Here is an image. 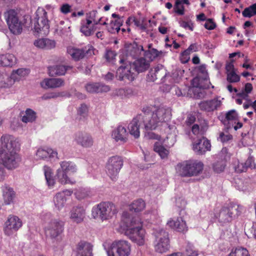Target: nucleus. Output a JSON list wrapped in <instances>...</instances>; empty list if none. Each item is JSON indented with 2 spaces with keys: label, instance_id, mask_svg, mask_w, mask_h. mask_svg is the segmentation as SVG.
Returning a JSON list of instances; mask_svg holds the SVG:
<instances>
[{
  "label": "nucleus",
  "instance_id": "nucleus-1",
  "mask_svg": "<svg viewBox=\"0 0 256 256\" xmlns=\"http://www.w3.org/2000/svg\"><path fill=\"white\" fill-rule=\"evenodd\" d=\"M0 140V162L9 170L17 168L21 161L18 154L20 148L18 142L10 135L2 136Z\"/></svg>",
  "mask_w": 256,
  "mask_h": 256
},
{
  "label": "nucleus",
  "instance_id": "nucleus-2",
  "mask_svg": "<svg viewBox=\"0 0 256 256\" xmlns=\"http://www.w3.org/2000/svg\"><path fill=\"white\" fill-rule=\"evenodd\" d=\"M118 230L138 245L144 244L146 232L143 228V222L139 216H134L130 220H128L122 222Z\"/></svg>",
  "mask_w": 256,
  "mask_h": 256
},
{
  "label": "nucleus",
  "instance_id": "nucleus-3",
  "mask_svg": "<svg viewBox=\"0 0 256 256\" xmlns=\"http://www.w3.org/2000/svg\"><path fill=\"white\" fill-rule=\"evenodd\" d=\"M142 112L145 120L146 130H155L162 123L170 120L171 114L170 110L163 107L156 108L150 106L144 107Z\"/></svg>",
  "mask_w": 256,
  "mask_h": 256
},
{
  "label": "nucleus",
  "instance_id": "nucleus-4",
  "mask_svg": "<svg viewBox=\"0 0 256 256\" xmlns=\"http://www.w3.org/2000/svg\"><path fill=\"white\" fill-rule=\"evenodd\" d=\"M42 220L46 224L44 226L46 236L52 240H60V235L64 230V222L52 218V216L50 213L43 214Z\"/></svg>",
  "mask_w": 256,
  "mask_h": 256
},
{
  "label": "nucleus",
  "instance_id": "nucleus-5",
  "mask_svg": "<svg viewBox=\"0 0 256 256\" xmlns=\"http://www.w3.org/2000/svg\"><path fill=\"white\" fill-rule=\"evenodd\" d=\"M204 164L198 160H185L177 164L176 172L181 177L188 178L197 176L204 169Z\"/></svg>",
  "mask_w": 256,
  "mask_h": 256
},
{
  "label": "nucleus",
  "instance_id": "nucleus-6",
  "mask_svg": "<svg viewBox=\"0 0 256 256\" xmlns=\"http://www.w3.org/2000/svg\"><path fill=\"white\" fill-rule=\"evenodd\" d=\"M242 209L240 205L230 202L222 206L215 216L220 223H228L240 215Z\"/></svg>",
  "mask_w": 256,
  "mask_h": 256
},
{
  "label": "nucleus",
  "instance_id": "nucleus-7",
  "mask_svg": "<svg viewBox=\"0 0 256 256\" xmlns=\"http://www.w3.org/2000/svg\"><path fill=\"white\" fill-rule=\"evenodd\" d=\"M46 10L39 7L36 12L34 29L38 34L46 36L49 32L50 25Z\"/></svg>",
  "mask_w": 256,
  "mask_h": 256
},
{
  "label": "nucleus",
  "instance_id": "nucleus-8",
  "mask_svg": "<svg viewBox=\"0 0 256 256\" xmlns=\"http://www.w3.org/2000/svg\"><path fill=\"white\" fill-rule=\"evenodd\" d=\"M154 246L157 252L162 254L168 251L170 247L168 232L162 229L156 232Z\"/></svg>",
  "mask_w": 256,
  "mask_h": 256
},
{
  "label": "nucleus",
  "instance_id": "nucleus-9",
  "mask_svg": "<svg viewBox=\"0 0 256 256\" xmlns=\"http://www.w3.org/2000/svg\"><path fill=\"white\" fill-rule=\"evenodd\" d=\"M112 204L110 202H102L94 206L92 210V216L96 220L102 221L107 220L110 218L112 211Z\"/></svg>",
  "mask_w": 256,
  "mask_h": 256
},
{
  "label": "nucleus",
  "instance_id": "nucleus-10",
  "mask_svg": "<svg viewBox=\"0 0 256 256\" xmlns=\"http://www.w3.org/2000/svg\"><path fill=\"white\" fill-rule=\"evenodd\" d=\"M28 73V70L20 68L14 71L10 77L6 74H0V87H10L14 84L15 81L19 80L22 78L27 76Z\"/></svg>",
  "mask_w": 256,
  "mask_h": 256
},
{
  "label": "nucleus",
  "instance_id": "nucleus-11",
  "mask_svg": "<svg viewBox=\"0 0 256 256\" xmlns=\"http://www.w3.org/2000/svg\"><path fill=\"white\" fill-rule=\"evenodd\" d=\"M4 16L10 32L14 34H20L22 31V24L16 12L14 10H10L5 12Z\"/></svg>",
  "mask_w": 256,
  "mask_h": 256
},
{
  "label": "nucleus",
  "instance_id": "nucleus-12",
  "mask_svg": "<svg viewBox=\"0 0 256 256\" xmlns=\"http://www.w3.org/2000/svg\"><path fill=\"white\" fill-rule=\"evenodd\" d=\"M22 226V220L17 216L10 215L4 223V231L7 236L14 234Z\"/></svg>",
  "mask_w": 256,
  "mask_h": 256
},
{
  "label": "nucleus",
  "instance_id": "nucleus-13",
  "mask_svg": "<svg viewBox=\"0 0 256 256\" xmlns=\"http://www.w3.org/2000/svg\"><path fill=\"white\" fill-rule=\"evenodd\" d=\"M137 76L136 72L133 69L130 62L125 66H120L116 72V77L120 80H128L132 82Z\"/></svg>",
  "mask_w": 256,
  "mask_h": 256
},
{
  "label": "nucleus",
  "instance_id": "nucleus-14",
  "mask_svg": "<svg viewBox=\"0 0 256 256\" xmlns=\"http://www.w3.org/2000/svg\"><path fill=\"white\" fill-rule=\"evenodd\" d=\"M146 118H144V114H140L134 118L128 126V129L132 135H133L136 138L140 136V129L142 125H144L146 129L145 120Z\"/></svg>",
  "mask_w": 256,
  "mask_h": 256
},
{
  "label": "nucleus",
  "instance_id": "nucleus-15",
  "mask_svg": "<svg viewBox=\"0 0 256 256\" xmlns=\"http://www.w3.org/2000/svg\"><path fill=\"white\" fill-rule=\"evenodd\" d=\"M96 14V11H92L90 13V18L86 20V24L82 25L80 32L86 36H89L93 34L96 30V25L98 24V22L93 18Z\"/></svg>",
  "mask_w": 256,
  "mask_h": 256
},
{
  "label": "nucleus",
  "instance_id": "nucleus-16",
  "mask_svg": "<svg viewBox=\"0 0 256 256\" xmlns=\"http://www.w3.org/2000/svg\"><path fill=\"white\" fill-rule=\"evenodd\" d=\"M116 248V254L113 256H128L130 252V244L126 240H118L113 242V248Z\"/></svg>",
  "mask_w": 256,
  "mask_h": 256
},
{
  "label": "nucleus",
  "instance_id": "nucleus-17",
  "mask_svg": "<svg viewBox=\"0 0 256 256\" xmlns=\"http://www.w3.org/2000/svg\"><path fill=\"white\" fill-rule=\"evenodd\" d=\"M86 216L84 208L80 205L73 206L70 212V218L74 222L80 224L84 221Z\"/></svg>",
  "mask_w": 256,
  "mask_h": 256
},
{
  "label": "nucleus",
  "instance_id": "nucleus-18",
  "mask_svg": "<svg viewBox=\"0 0 256 256\" xmlns=\"http://www.w3.org/2000/svg\"><path fill=\"white\" fill-rule=\"evenodd\" d=\"M72 194V191L70 190H66L58 192L54 198V202L56 208L58 210H62L66 202Z\"/></svg>",
  "mask_w": 256,
  "mask_h": 256
},
{
  "label": "nucleus",
  "instance_id": "nucleus-19",
  "mask_svg": "<svg viewBox=\"0 0 256 256\" xmlns=\"http://www.w3.org/2000/svg\"><path fill=\"white\" fill-rule=\"evenodd\" d=\"M222 104V102L218 98L203 100L199 103L198 106L201 110L212 112L217 110Z\"/></svg>",
  "mask_w": 256,
  "mask_h": 256
},
{
  "label": "nucleus",
  "instance_id": "nucleus-20",
  "mask_svg": "<svg viewBox=\"0 0 256 256\" xmlns=\"http://www.w3.org/2000/svg\"><path fill=\"white\" fill-rule=\"evenodd\" d=\"M211 144L206 138L202 137L193 144V150L198 154H202L210 150Z\"/></svg>",
  "mask_w": 256,
  "mask_h": 256
},
{
  "label": "nucleus",
  "instance_id": "nucleus-21",
  "mask_svg": "<svg viewBox=\"0 0 256 256\" xmlns=\"http://www.w3.org/2000/svg\"><path fill=\"white\" fill-rule=\"evenodd\" d=\"M74 140L78 144L84 148H90L93 145L94 143L90 136L86 133L82 132L76 134Z\"/></svg>",
  "mask_w": 256,
  "mask_h": 256
},
{
  "label": "nucleus",
  "instance_id": "nucleus-22",
  "mask_svg": "<svg viewBox=\"0 0 256 256\" xmlns=\"http://www.w3.org/2000/svg\"><path fill=\"white\" fill-rule=\"evenodd\" d=\"M166 72L162 66L151 68L147 76V80L150 82H154L158 79L162 80L166 76Z\"/></svg>",
  "mask_w": 256,
  "mask_h": 256
},
{
  "label": "nucleus",
  "instance_id": "nucleus-23",
  "mask_svg": "<svg viewBox=\"0 0 256 256\" xmlns=\"http://www.w3.org/2000/svg\"><path fill=\"white\" fill-rule=\"evenodd\" d=\"M167 224L171 228L182 233L186 232L188 230L186 222L182 217H179L176 220L170 219L167 222Z\"/></svg>",
  "mask_w": 256,
  "mask_h": 256
},
{
  "label": "nucleus",
  "instance_id": "nucleus-24",
  "mask_svg": "<svg viewBox=\"0 0 256 256\" xmlns=\"http://www.w3.org/2000/svg\"><path fill=\"white\" fill-rule=\"evenodd\" d=\"M64 85V81L61 78H47L40 82L41 86L44 89L55 88Z\"/></svg>",
  "mask_w": 256,
  "mask_h": 256
},
{
  "label": "nucleus",
  "instance_id": "nucleus-25",
  "mask_svg": "<svg viewBox=\"0 0 256 256\" xmlns=\"http://www.w3.org/2000/svg\"><path fill=\"white\" fill-rule=\"evenodd\" d=\"M86 90L90 93H98L106 92L110 90L108 86L100 82H90L85 86Z\"/></svg>",
  "mask_w": 256,
  "mask_h": 256
},
{
  "label": "nucleus",
  "instance_id": "nucleus-26",
  "mask_svg": "<svg viewBox=\"0 0 256 256\" xmlns=\"http://www.w3.org/2000/svg\"><path fill=\"white\" fill-rule=\"evenodd\" d=\"M4 202L6 205L13 203L16 196V194L13 188L6 184L2 186Z\"/></svg>",
  "mask_w": 256,
  "mask_h": 256
},
{
  "label": "nucleus",
  "instance_id": "nucleus-27",
  "mask_svg": "<svg viewBox=\"0 0 256 256\" xmlns=\"http://www.w3.org/2000/svg\"><path fill=\"white\" fill-rule=\"evenodd\" d=\"M36 156L38 158L42 160H44L48 158H58V152L51 148H40L36 151Z\"/></svg>",
  "mask_w": 256,
  "mask_h": 256
},
{
  "label": "nucleus",
  "instance_id": "nucleus-28",
  "mask_svg": "<svg viewBox=\"0 0 256 256\" xmlns=\"http://www.w3.org/2000/svg\"><path fill=\"white\" fill-rule=\"evenodd\" d=\"M130 63L138 74L146 70L150 66L149 61H146V58H138L134 62Z\"/></svg>",
  "mask_w": 256,
  "mask_h": 256
},
{
  "label": "nucleus",
  "instance_id": "nucleus-29",
  "mask_svg": "<svg viewBox=\"0 0 256 256\" xmlns=\"http://www.w3.org/2000/svg\"><path fill=\"white\" fill-rule=\"evenodd\" d=\"M92 246L90 244L85 242H80L77 246L76 256H92Z\"/></svg>",
  "mask_w": 256,
  "mask_h": 256
},
{
  "label": "nucleus",
  "instance_id": "nucleus-30",
  "mask_svg": "<svg viewBox=\"0 0 256 256\" xmlns=\"http://www.w3.org/2000/svg\"><path fill=\"white\" fill-rule=\"evenodd\" d=\"M34 44L38 48L44 50H50L56 46V42L47 38H38L34 42Z\"/></svg>",
  "mask_w": 256,
  "mask_h": 256
},
{
  "label": "nucleus",
  "instance_id": "nucleus-31",
  "mask_svg": "<svg viewBox=\"0 0 256 256\" xmlns=\"http://www.w3.org/2000/svg\"><path fill=\"white\" fill-rule=\"evenodd\" d=\"M16 60L12 54H0V66H12L16 64Z\"/></svg>",
  "mask_w": 256,
  "mask_h": 256
},
{
  "label": "nucleus",
  "instance_id": "nucleus-32",
  "mask_svg": "<svg viewBox=\"0 0 256 256\" xmlns=\"http://www.w3.org/2000/svg\"><path fill=\"white\" fill-rule=\"evenodd\" d=\"M68 174L64 172L59 168L57 170L56 176L59 182L62 184H74L75 180L70 178Z\"/></svg>",
  "mask_w": 256,
  "mask_h": 256
},
{
  "label": "nucleus",
  "instance_id": "nucleus-33",
  "mask_svg": "<svg viewBox=\"0 0 256 256\" xmlns=\"http://www.w3.org/2000/svg\"><path fill=\"white\" fill-rule=\"evenodd\" d=\"M70 66L56 65L48 68L49 74L51 76L64 75L67 70L71 68Z\"/></svg>",
  "mask_w": 256,
  "mask_h": 256
},
{
  "label": "nucleus",
  "instance_id": "nucleus-34",
  "mask_svg": "<svg viewBox=\"0 0 256 256\" xmlns=\"http://www.w3.org/2000/svg\"><path fill=\"white\" fill-rule=\"evenodd\" d=\"M60 166L59 168L68 174L69 176L76 172L77 170L76 165L70 161H63L60 162Z\"/></svg>",
  "mask_w": 256,
  "mask_h": 256
},
{
  "label": "nucleus",
  "instance_id": "nucleus-35",
  "mask_svg": "<svg viewBox=\"0 0 256 256\" xmlns=\"http://www.w3.org/2000/svg\"><path fill=\"white\" fill-rule=\"evenodd\" d=\"M67 52L76 60L82 58L86 54L85 51L82 49L76 48L72 46L68 48Z\"/></svg>",
  "mask_w": 256,
  "mask_h": 256
},
{
  "label": "nucleus",
  "instance_id": "nucleus-36",
  "mask_svg": "<svg viewBox=\"0 0 256 256\" xmlns=\"http://www.w3.org/2000/svg\"><path fill=\"white\" fill-rule=\"evenodd\" d=\"M43 171L48 186L50 188H52L56 182L53 176L52 169L48 166H44L43 167Z\"/></svg>",
  "mask_w": 256,
  "mask_h": 256
},
{
  "label": "nucleus",
  "instance_id": "nucleus-37",
  "mask_svg": "<svg viewBox=\"0 0 256 256\" xmlns=\"http://www.w3.org/2000/svg\"><path fill=\"white\" fill-rule=\"evenodd\" d=\"M144 51L143 46H132L129 48L126 52V59L129 60L131 57L132 58H136L138 57L140 54L141 52Z\"/></svg>",
  "mask_w": 256,
  "mask_h": 256
},
{
  "label": "nucleus",
  "instance_id": "nucleus-38",
  "mask_svg": "<svg viewBox=\"0 0 256 256\" xmlns=\"http://www.w3.org/2000/svg\"><path fill=\"white\" fill-rule=\"evenodd\" d=\"M146 206V204L142 199H138L134 201L130 205L129 208L130 211L134 212H139L142 210Z\"/></svg>",
  "mask_w": 256,
  "mask_h": 256
},
{
  "label": "nucleus",
  "instance_id": "nucleus-39",
  "mask_svg": "<svg viewBox=\"0 0 256 256\" xmlns=\"http://www.w3.org/2000/svg\"><path fill=\"white\" fill-rule=\"evenodd\" d=\"M154 150L158 153L162 158L168 157L169 151L158 142H156L154 146Z\"/></svg>",
  "mask_w": 256,
  "mask_h": 256
},
{
  "label": "nucleus",
  "instance_id": "nucleus-40",
  "mask_svg": "<svg viewBox=\"0 0 256 256\" xmlns=\"http://www.w3.org/2000/svg\"><path fill=\"white\" fill-rule=\"evenodd\" d=\"M127 132L126 129L122 126H118L115 132L114 139L116 141H122L125 142L126 139V136Z\"/></svg>",
  "mask_w": 256,
  "mask_h": 256
},
{
  "label": "nucleus",
  "instance_id": "nucleus-41",
  "mask_svg": "<svg viewBox=\"0 0 256 256\" xmlns=\"http://www.w3.org/2000/svg\"><path fill=\"white\" fill-rule=\"evenodd\" d=\"M36 113L33 110L28 108L22 117V121L25 123L32 122L36 120Z\"/></svg>",
  "mask_w": 256,
  "mask_h": 256
},
{
  "label": "nucleus",
  "instance_id": "nucleus-42",
  "mask_svg": "<svg viewBox=\"0 0 256 256\" xmlns=\"http://www.w3.org/2000/svg\"><path fill=\"white\" fill-rule=\"evenodd\" d=\"M226 166V160L220 158L213 164V168L214 172L220 173L222 172Z\"/></svg>",
  "mask_w": 256,
  "mask_h": 256
},
{
  "label": "nucleus",
  "instance_id": "nucleus-43",
  "mask_svg": "<svg viewBox=\"0 0 256 256\" xmlns=\"http://www.w3.org/2000/svg\"><path fill=\"white\" fill-rule=\"evenodd\" d=\"M123 166V160L118 156H113V176L118 173Z\"/></svg>",
  "mask_w": 256,
  "mask_h": 256
},
{
  "label": "nucleus",
  "instance_id": "nucleus-44",
  "mask_svg": "<svg viewBox=\"0 0 256 256\" xmlns=\"http://www.w3.org/2000/svg\"><path fill=\"white\" fill-rule=\"evenodd\" d=\"M245 18H251L256 14V3L246 8L242 12Z\"/></svg>",
  "mask_w": 256,
  "mask_h": 256
},
{
  "label": "nucleus",
  "instance_id": "nucleus-45",
  "mask_svg": "<svg viewBox=\"0 0 256 256\" xmlns=\"http://www.w3.org/2000/svg\"><path fill=\"white\" fill-rule=\"evenodd\" d=\"M158 52L154 48L145 51L144 53V58L148 59L147 61H149V62L158 56Z\"/></svg>",
  "mask_w": 256,
  "mask_h": 256
},
{
  "label": "nucleus",
  "instance_id": "nucleus-46",
  "mask_svg": "<svg viewBox=\"0 0 256 256\" xmlns=\"http://www.w3.org/2000/svg\"><path fill=\"white\" fill-rule=\"evenodd\" d=\"M230 256H250L248 251L244 248H237L234 251H232Z\"/></svg>",
  "mask_w": 256,
  "mask_h": 256
},
{
  "label": "nucleus",
  "instance_id": "nucleus-47",
  "mask_svg": "<svg viewBox=\"0 0 256 256\" xmlns=\"http://www.w3.org/2000/svg\"><path fill=\"white\" fill-rule=\"evenodd\" d=\"M234 169L236 173H242L246 171V166L243 162H240L238 160H235L234 163Z\"/></svg>",
  "mask_w": 256,
  "mask_h": 256
},
{
  "label": "nucleus",
  "instance_id": "nucleus-48",
  "mask_svg": "<svg viewBox=\"0 0 256 256\" xmlns=\"http://www.w3.org/2000/svg\"><path fill=\"white\" fill-rule=\"evenodd\" d=\"M88 108L85 104H82L78 109V115L80 120L84 119L88 116Z\"/></svg>",
  "mask_w": 256,
  "mask_h": 256
},
{
  "label": "nucleus",
  "instance_id": "nucleus-49",
  "mask_svg": "<svg viewBox=\"0 0 256 256\" xmlns=\"http://www.w3.org/2000/svg\"><path fill=\"white\" fill-rule=\"evenodd\" d=\"M90 192L86 188H80L75 192L76 198L78 200L85 198L90 196Z\"/></svg>",
  "mask_w": 256,
  "mask_h": 256
},
{
  "label": "nucleus",
  "instance_id": "nucleus-50",
  "mask_svg": "<svg viewBox=\"0 0 256 256\" xmlns=\"http://www.w3.org/2000/svg\"><path fill=\"white\" fill-rule=\"evenodd\" d=\"M237 119L238 114L234 110H230L226 114L225 120L227 121L228 122L230 121H234V123H236Z\"/></svg>",
  "mask_w": 256,
  "mask_h": 256
},
{
  "label": "nucleus",
  "instance_id": "nucleus-51",
  "mask_svg": "<svg viewBox=\"0 0 256 256\" xmlns=\"http://www.w3.org/2000/svg\"><path fill=\"white\" fill-rule=\"evenodd\" d=\"M226 80L230 83L237 82L240 80V76L236 74V72H232L226 74Z\"/></svg>",
  "mask_w": 256,
  "mask_h": 256
},
{
  "label": "nucleus",
  "instance_id": "nucleus-52",
  "mask_svg": "<svg viewBox=\"0 0 256 256\" xmlns=\"http://www.w3.org/2000/svg\"><path fill=\"white\" fill-rule=\"evenodd\" d=\"M64 23V21H60V26H58V28L56 29V32L58 34H60L62 36L66 35L68 36L70 33V27L69 26L67 27L63 28L62 26Z\"/></svg>",
  "mask_w": 256,
  "mask_h": 256
},
{
  "label": "nucleus",
  "instance_id": "nucleus-53",
  "mask_svg": "<svg viewBox=\"0 0 256 256\" xmlns=\"http://www.w3.org/2000/svg\"><path fill=\"white\" fill-rule=\"evenodd\" d=\"M174 12L179 15L182 16L184 14V7L182 4V2L178 0L176 2L174 6Z\"/></svg>",
  "mask_w": 256,
  "mask_h": 256
},
{
  "label": "nucleus",
  "instance_id": "nucleus-54",
  "mask_svg": "<svg viewBox=\"0 0 256 256\" xmlns=\"http://www.w3.org/2000/svg\"><path fill=\"white\" fill-rule=\"evenodd\" d=\"M116 18L117 19L115 20L114 26H116L115 30H116V32H118L119 30H120V26H122L124 20L122 17L120 18L118 14H113V18Z\"/></svg>",
  "mask_w": 256,
  "mask_h": 256
},
{
  "label": "nucleus",
  "instance_id": "nucleus-55",
  "mask_svg": "<svg viewBox=\"0 0 256 256\" xmlns=\"http://www.w3.org/2000/svg\"><path fill=\"white\" fill-rule=\"evenodd\" d=\"M190 54L186 50H184V52H181L180 56V60L182 64H186L187 63L190 59Z\"/></svg>",
  "mask_w": 256,
  "mask_h": 256
},
{
  "label": "nucleus",
  "instance_id": "nucleus-56",
  "mask_svg": "<svg viewBox=\"0 0 256 256\" xmlns=\"http://www.w3.org/2000/svg\"><path fill=\"white\" fill-rule=\"evenodd\" d=\"M204 28L208 30H214L216 28V24L213 21L212 18H208L206 20L204 24Z\"/></svg>",
  "mask_w": 256,
  "mask_h": 256
},
{
  "label": "nucleus",
  "instance_id": "nucleus-57",
  "mask_svg": "<svg viewBox=\"0 0 256 256\" xmlns=\"http://www.w3.org/2000/svg\"><path fill=\"white\" fill-rule=\"evenodd\" d=\"M232 138V135L230 134H225L224 132L220 133L218 139L222 142H226Z\"/></svg>",
  "mask_w": 256,
  "mask_h": 256
},
{
  "label": "nucleus",
  "instance_id": "nucleus-58",
  "mask_svg": "<svg viewBox=\"0 0 256 256\" xmlns=\"http://www.w3.org/2000/svg\"><path fill=\"white\" fill-rule=\"evenodd\" d=\"M103 246L107 253L108 256H112V244L110 240L104 242Z\"/></svg>",
  "mask_w": 256,
  "mask_h": 256
},
{
  "label": "nucleus",
  "instance_id": "nucleus-59",
  "mask_svg": "<svg viewBox=\"0 0 256 256\" xmlns=\"http://www.w3.org/2000/svg\"><path fill=\"white\" fill-rule=\"evenodd\" d=\"M186 254L188 256H198V252L191 246H188L186 248Z\"/></svg>",
  "mask_w": 256,
  "mask_h": 256
},
{
  "label": "nucleus",
  "instance_id": "nucleus-60",
  "mask_svg": "<svg viewBox=\"0 0 256 256\" xmlns=\"http://www.w3.org/2000/svg\"><path fill=\"white\" fill-rule=\"evenodd\" d=\"M244 165L246 167V170H247L248 168H254L256 166V164L254 162V160L252 157L250 156L248 157L245 162H244Z\"/></svg>",
  "mask_w": 256,
  "mask_h": 256
},
{
  "label": "nucleus",
  "instance_id": "nucleus-61",
  "mask_svg": "<svg viewBox=\"0 0 256 256\" xmlns=\"http://www.w3.org/2000/svg\"><path fill=\"white\" fill-rule=\"evenodd\" d=\"M180 26L181 27L184 28L185 29H188L191 31L194 30V24L192 22L182 21L180 22Z\"/></svg>",
  "mask_w": 256,
  "mask_h": 256
},
{
  "label": "nucleus",
  "instance_id": "nucleus-62",
  "mask_svg": "<svg viewBox=\"0 0 256 256\" xmlns=\"http://www.w3.org/2000/svg\"><path fill=\"white\" fill-rule=\"evenodd\" d=\"M186 50L190 54L192 52L198 51V46L196 43L192 44Z\"/></svg>",
  "mask_w": 256,
  "mask_h": 256
},
{
  "label": "nucleus",
  "instance_id": "nucleus-63",
  "mask_svg": "<svg viewBox=\"0 0 256 256\" xmlns=\"http://www.w3.org/2000/svg\"><path fill=\"white\" fill-rule=\"evenodd\" d=\"M196 116L192 114H189L186 121V124L188 126H190L196 122Z\"/></svg>",
  "mask_w": 256,
  "mask_h": 256
},
{
  "label": "nucleus",
  "instance_id": "nucleus-64",
  "mask_svg": "<svg viewBox=\"0 0 256 256\" xmlns=\"http://www.w3.org/2000/svg\"><path fill=\"white\" fill-rule=\"evenodd\" d=\"M70 8L71 6L68 4H64L61 6L60 11L62 13L64 14H66L68 12H70Z\"/></svg>",
  "mask_w": 256,
  "mask_h": 256
}]
</instances>
